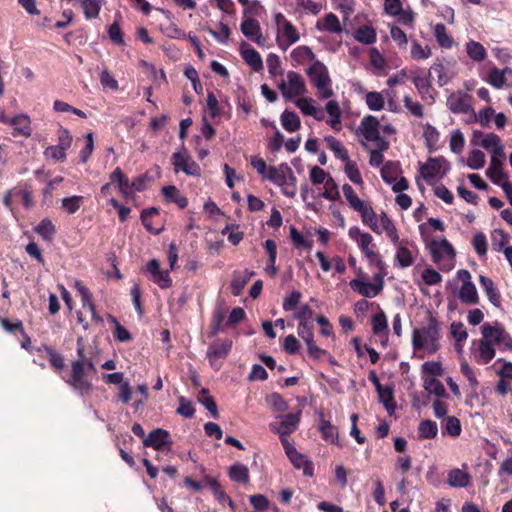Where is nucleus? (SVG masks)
Here are the masks:
<instances>
[{"label": "nucleus", "instance_id": "f257e3e1", "mask_svg": "<svg viewBox=\"0 0 512 512\" xmlns=\"http://www.w3.org/2000/svg\"><path fill=\"white\" fill-rule=\"evenodd\" d=\"M440 339V323L430 313L427 324L413 330L412 347L414 351L426 349L430 354H434L440 349Z\"/></svg>", "mask_w": 512, "mask_h": 512}, {"label": "nucleus", "instance_id": "f03ea898", "mask_svg": "<svg viewBox=\"0 0 512 512\" xmlns=\"http://www.w3.org/2000/svg\"><path fill=\"white\" fill-rule=\"evenodd\" d=\"M83 359H77L71 363V371L62 379L76 392L84 396L92 391L93 385L88 379Z\"/></svg>", "mask_w": 512, "mask_h": 512}, {"label": "nucleus", "instance_id": "7ed1b4c3", "mask_svg": "<svg viewBox=\"0 0 512 512\" xmlns=\"http://www.w3.org/2000/svg\"><path fill=\"white\" fill-rule=\"evenodd\" d=\"M429 249L433 261L440 265L441 270L449 271L453 267L451 262L455 258V250L448 240H432L429 244Z\"/></svg>", "mask_w": 512, "mask_h": 512}, {"label": "nucleus", "instance_id": "20e7f679", "mask_svg": "<svg viewBox=\"0 0 512 512\" xmlns=\"http://www.w3.org/2000/svg\"><path fill=\"white\" fill-rule=\"evenodd\" d=\"M349 237L356 241L361 252L367 258L368 263L377 259L381 254L379 253L373 237L367 233L362 232L359 227L353 226L348 231Z\"/></svg>", "mask_w": 512, "mask_h": 512}, {"label": "nucleus", "instance_id": "39448f33", "mask_svg": "<svg viewBox=\"0 0 512 512\" xmlns=\"http://www.w3.org/2000/svg\"><path fill=\"white\" fill-rule=\"evenodd\" d=\"M307 74L313 85L318 89L321 98L326 99L333 95L326 66H308Z\"/></svg>", "mask_w": 512, "mask_h": 512}, {"label": "nucleus", "instance_id": "423d86ee", "mask_svg": "<svg viewBox=\"0 0 512 512\" xmlns=\"http://www.w3.org/2000/svg\"><path fill=\"white\" fill-rule=\"evenodd\" d=\"M231 339H217L213 341L207 349V358L211 367L219 370L222 367V359H225L232 349Z\"/></svg>", "mask_w": 512, "mask_h": 512}, {"label": "nucleus", "instance_id": "0eeeda50", "mask_svg": "<svg viewBox=\"0 0 512 512\" xmlns=\"http://www.w3.org/2000/svg\"><path fill=\"white\" fill-rule=\"evenodd\" d=\"M384 12L391 17H397L402 25L408 27L414 25L415 13L410 7L404 9L401 0H384Z\"/></svg>", "mask_w": 512, "mask_h": 512}, {"label": "nucleus", "instance_id": "6e6552de", "mask_svg": "<svg viewBox=\"0 0 512 512\" xmlns=\"http://www.w3.org/2000/svg\"><path fill=\"white\" fill-rule=\"evenodd\" d=\"M313 328V322H299L297 333L306 343L308 355L315 360H319L328 352L315 344Z\"/></svg>", "mask_w": 512, "mask_h": 512}, {"label": "nucleus", "instance_id": "1a4fd4ad", "mask_svg": "<svg viewBox=\"0 0 512 512\" xmlns=\"http://www.w3.org/2000/svg\"><path fill=\"white\" fill-rule=\"evenodd\" d=\"M171 160L175 173L181 171L188 176L199 177L201 175V167L185 150L173 153Z\"/></svg>", "mask_w": 512, "mask_h": 512}, {"label": "nucleus", "instance_id": "9d476101", "mask_svg": "<svg viewBox=\"0 0 512 512\" xmlns=\"http://www.w3.org/2000/svg\"><path fill=\"white\" fill-rule=\"evenodd\" d=\"M482 338L491 341L493 345H503V349L512 351L511 336L499 325L493 326L486 322L481 327Z\"/></svg>", "mask_w": 512, "mask_h": 512}, {"label": "nucleus", "instance_id": "9b49d317", "mask_svg": "<svg viewBox=\"0 0 512 512\" xmlns=\"http://www.w3.org/2000/svg\"><path fill=\"white\" fill-rule=\"evenodd\" d=\"M278 88L286 99H291L305 92V84L302 77L293 71L288 72L287 81L281 79Z\"/></svg>", "mask_w": 512, "mask_h": 512}, {"label": "nucleus", "instance_id": "f8f14e48", "mask_svg": "<svg viewBox=\"0 0 512 512\" xmlns=\"http://www.w3.org/2000/svg\"><path fill=\"white\" fill-rule=\"evenodd\" d=\"M274 20L279 41H285L287 45H291L299 40V33L297 29L282 13H276Z\"/></svg>", "mask_w": 512, "mask_h": 512}, {"label": "nucleus", "instance_id": "ddd939ff", "mask_svg": "<svg viewBox=\"0 0 512 512\" xmlns=\"http://www.w3.org/2000/svg\"><path fill=\"white\" fill-rule=\"evenodd\" d=\"M280 419L278 423L269 424L270 430L279 436H289L298 429L300 412L282 415Z\"/></svg>", "mask_w": 512, "mask_h": 512}, {"label": "nucleus", "instance_id": "4468645a", "mask_svg": "<svg viewBox=\"0 0 512 512\" xmlns=\"http://www.w3.org/2000/svg\"><path fill=\"white\" fill-rule=\"evenodd\" d=\"M147 273L150 274L151 281L158 285L161 289H167L172 286V279L168 270H162L157 259L150 260L145 267Z\"/></svg>", "mask_w": 512, "mask_h": 512}, {"label": "nucleus", "instance_id": "2eb2a0df", "mask_svg": "<svg viewBox=\"0 0 512 512\" xmlns=\"http://www.w3.org/2000/svg\"><path fill=\"white\" fill-rule=\"evenodd\" d=\"M447 106L453 113H472L474 120H477L471 105V96L466 93H452L447 99Z\"/></svg>", "mask_w": 512, "mask_h": 512}, {"label": "nucleus", "instance_id": "dca6fc26", "mask_svg": "<svg viewBox=\"0 0 512 512\" xmlns=\"http://www.w3.org/2000/svg\"><path fill=\"white\" fill-rule=\"evenodd\" d=\"M170 433L162 428L152 430L146 438L143 439L145 447H151L157 451H162L165 448H171Z\"/></svg>", "mask_w": 512, "mask_h": 512}, {"label": "nucleus", "instance_id": "f3484780", "mask_svg": "<svg viewBox=\"0 0 512 512\" xmlns=\"http://www.w3.org/2000/svg\"><path fill=\"white\" fill-rule=\"evenodd\" d=\"M379 120L373 115L365 116L360 123V132L362 136L367 140H378L379 138Z\"/></svg>", "mask_w": 512, "mask_h": 512}, {"label": "nucleus", "instance_id": "a211bd4d", "mask_svg": "<svg viewBox=\"0 0 512 512\" xmlns=\"http://www.w3.org/2000/svg\"><path fill=\"white\" fill-rule=\"evenodd\" d=\"M242 33L252 41L263 45L265 38L262 35L259 22L253 18H246L241 23Z\"/></svg>", "mask_w": 512, "mask_h": 512}, {"label": "nucleus", "instance_id": "6ab92c4d", "mask_svg": "<svg viewBox=\"0 0 512 512\" xmlns=\"http://www.w3.org/2000/svg\"><path fill=\"white\" fill-rule=\"evenodd\" d=\"M378 308H380L378 306ZM380 311L373 315L371 319V326L374 335L383 338L382 345L386 346L388 341V321L385 313L379 309Z\"/></svg>", "mask_w": 512, "mask_h": 512}, {"label": "nucleus", "instance_id": "aec40b11", "mask_svg": "<svg viewBox=\"0 0 512 512\" xmlns=\"http://www.w3.org/2000/svg\"><path fill=\"white\" fill-rule=\"evenodd\" d=\"M8 125L13 127L12 135L14 137H29L32 133V129L30 126V118L25 114H20L12 117Z\"/></svg>", "mask_w": 512, "mask_h": 512}, {"label": "nucleus", "instance_id": "412c9836", "mask_svg": "<svg viewBox=\"0 0 512 512\" xmlns=\"http://www.w3.org/2000/svg\"><path fill=\"white\" fill-rule=\"evenodd\" d=\"M290 462L296 469H302L305 476H313L314 466L311 460H309L304 454L300 453L295 449L289 455H287Z\"/></svg>", "mask_w": 512, "mask_h": 512}, {"label": "nucleus", "instance_id": "4be33fe9", "mask_svg": "<svg viewBox=\"0 0 512 512\" xmlns=\"http://www.w3.org/2000/svg\"><path fill=\"white\" fill-rule=\"evenodd\" d=\"M255 275L254 271L249 269H245L243 271L234 272L233 279L231 281V293L234 296L241 295L244 287L250 281V279Z\"/></svg>", "mask_w": 512, "mask_h": 512}, {"label": "nucleus", "instance_id": "5701e85b", "mask_svg": "<svg viewBox=\"0 0 512 512\" xmlns=\"http://www.w3.org/2000/svg\"><path fill=\"white\" fill-rule=\"evenodd\" d=\"M479 283L490 303L499 307L501 304V295L499 290L495 287L493 280L487 276L480 275Z\"/></svg>", "mask_w": 512, "mask_h": 512}, {"label": "nucleus", "instance_id": "b1692460", "mask_svg": "<svg viewBox=\"0 0 512 512\" xmlns=\"http://www.w3.org/2000/svg\"><path fill=\"white\" fill-rule=\"evenodd\" d=\"M445 163L446 160L442 157L429 158L425 164L421 165L420 173L425 180L433 179L439 174Z\"/></svg>", "mask_w": 512, "mask_h": 512}, {"label": "nucleus", "instance_id": "393cba45", "mask_svg": "<svg viewBox=\"0 0 512 512\" xmlns=\"http://www.w3.org/2000/svg\"><path fill=\"white\" fill-rule=\"evenodd\" d=\"M459 300L466 305H478L480 298L474 283L462 284L458 292Z\"/></svg>", "mask_w": 512, "mask_h": 512}, {"label": "nucleus", "instance_id": "a878e982", "mask_svg": "<svg viewBox=\"0 0 512 512\" xmlns=\"http://www.w3.org/2000/svg\"><path fill=\"white\" fill-rule=\"evenodd\" d=\"M471 482L469 473L459 468L451 469L448 472L447 483L454 488H466Z\"/></svg>", "mask_w": 512, "mask_h": 512}, {"label": "nucleus", "instance_id": "bb28decb", "mask_svg": "<svg viewBox=\"0 0 512 512\" xmlns=\"http://www.w3.org/2000/svg\"><path fill=\"white\" fill-rule=\"evenodd\" d=\"M496 351L491 344V341L484 338L479 340L478 352L475 355V359L479 364H488L494 357Z\"/></svg>", "mask_w": 512, "mask_h": 512}, {"label": "nucleus", "instance_id": "cd10ccee", "mask_svg": "<svg viewBox=\"0 0 512 512\" xmlns=\"http://www.w3.org/2000/svg\"><path fill=\"white\" fill-rule=\"evenodd\" d=\"M380 173L385 183L392 184L402 173L401 164L399 161H387L383 164Z\"/></svg>", "mask_w": 512, "mask_h": 512}, {"label": "nucleus", "instance_id": "c85d7f7f", "mask_svg": "<svg viewBox=\"0 0 512 512\" xmlns=\"http://www.w3.org/2000/svg\"><path fill=\"white\" fill-rule=\"evenodd\" d=\"M409 241L401 240L398 244H396V261L399 263V266L402 268L409 267L413 264L414 259L411 251L408 248Z\"/></svg>", "mask_w": 512, "mask_h": 512}, {"label": "nucleus", "instance_id": "c756f323", "mask_svg": "<svg viewBox=\"0 0 512 512\" xmlns=\"http://www.w3.org/2000/svg\"><path fill=\"white\" fill-rule=\"evenodd\" d=\"M354 38L362 44L371 45L377 39L376 29L372 25H361L354 31Z\"/></svg>", "mask_w": 512, "mask_h": 512}, {"label": "nucleus", "instance_id": "7c9ffc66", "mask_svg": "<svg viewBox=\"0 0 512 512\" xmlns=\"http://www.w3.org/2000/svg\"><path fill=\"white\" fill-rule=\"evenodd\" d=\"M228 476L230 480L233 482L241 483L244 485L250 482V474L248 467L239 462L233 464L229 468Z\"/></svg>", "mask_w": 512, "mask_h": 512}, {"label": "nucleus", "instance_id": "2f4dec72", "mask_svg": "<svg viewBox=\"0 0 512 512\" xmlns=\"http://www.w3.org/2000/svg\"><path fill=\"white\" fill-rule=\"evenodd\" d=\"M162 194L167 201L177 204L180 209H184L188 205V199L183 196L174 185L164 186L162 188Z\"/></svg>", "mask_w": 512, "mask_h": 512}, {"label": "nucleus", "instance_id": "473e14b6", "mask_svg": "<svg viewBox=\"0 0 512 512\" xmlns=\"http://www.w3.org/2000/svg\"><path fill=\"white\" fill-rule=\"evenodd\" d=\"M316 27L320 31H327L330 33H340L343 30L338 17L333 13L325 15L321 21L317 22Z\"/></svg>", "mask_w": 512, "mask_h": 512}, {"label": "nucleus", "instance_id": "72a5a7b5", "mask_svg": "<svg viewBox=\"0 0 512 512\" xmlns=\"http://www.w3.org/2000/svg\"><path fill=\"white\" fill-rule=\"evenodd\" d=\"M502 165L503 161L496 159V157H491L490 165L486 171V174L496 185H500L502 180H507V175L503 172Z\"/></svg>", "mask_w": 512, "mask_h": 512}, {"label": "nucleus", "instance_id": "f704fd0d", "mask_svg": "<svg viewBox=\"0 0 512 512\" xmlns=\"http://www.w3.org/2000/svg\"><path fill=\"white\" fill-rule=\"evenodd\" d=\"M159 214H160L159 209H157L155 207H151V208L144 209L140 215L142 224L145 227V229L154 235L160 234L164 229L163 226L154 227L152 224V218L154 216H158Z\"/></svg>", "mask_w": 512, "mask_h": 512}, {"label": "nucleus", "instance_id": "c9c22d12", "mask_svg": "<svg viewBox=\"0 0 512 512\" xmlns=\"http://www.w3.org/2000/svg\"><path fill=\"white\" fill-rule=\"evenodd\" d=\"M438 426L433 420H423L418 425V437L419 439L431 440L437 437Z\"/></svg>", "mask_w": 512, "mask_h": 512}, {"label": "nucleus", "instance_id": "e433bc0d", "mask_svg": "<svg viewBox=\"0 0 512 512\" xmlns=\"http://www.w3.org/2000/svg\"><path fill=\"white\" fill-rule=\"evenodd\" d=\"M357 212L360 213L362 222L365 225L369 226L375 233H380L377 224V214L369 203H366L363 208Z\"/></svg>", "mask_w": 512, "mask_h": 512}, {"label": "nucleus", "instance_id": "4c0bfd02", "mask_svg": "<svg viewBox=\"0 0 512 512\" xmlns=\"http://www.w3.org/2000/svg\"><path fill=\"white\" fill-rule=\"evenodd\" d=\"M281 125L287 132H295L299 130L301 126V121L299 116L290 110H284V112L281 114Z\"/></svg>", "mask_w": 512, "mask_h": 512}, {"label": "nucleus", "instance_id": "58836bf2", "mask_svg": "<svg viewBox=\"0 0 512 512\" xmlns=\"http://www.w3.org/2000/svg\"><path fill=\"white\" fill-rule=\"evenodd\" d=\"M349 285L353 291L357 292L361 296L373 298L378 295L372 283L370 282H365L360 279H353L350 281Z\"/></svg>", "mask_w": 512, "mask_h": 512}, {"label": "nucleus", "instance_id": "ea45409f", "mask_svg": "<svg viewBox=\"0 0 512 512\" xmlns=\"http://www.w3.org/2000/svg\"><path fill=\"white\" fill-rule=\"evenodd\" d=\"M376 391L379 395L380 402H382V404L384 405L387 412L391 415L395 411V408H396L393 388L389 387V386H386V387L382 386L379 388V390H376Z\"/></svg>", "mask_w": 512, "mask_h": 512}, {"label": "nucleus", "instance_id": "a19ab883", "mask_svg": "<svg viewBox=\"0 0 512 512\" xmlns=\"http://www.w3.org/2000/svg\"><path fill=\"white\" fill-rule=\"evenodd\" d=\"M324 140L327 144V147L334 153L336 158L340 159L341 161L348 160V151L339 140L331 135L326 136Z\"/></svg>", "mask_w": 512, "mask_h": 512}, {"label": "nucleus", "instance_id": "79ce46f5", "mask_svg": "<svg viewBox=\"0 0 512 512\" xmlns=\"http://www.w3.org/2000/svg\"><path fill=\"white\" fill-rule=\"evenodd\" d=\"M342 190L350 208H352L354 211L361 210L363 206L367 203L357 196L356 192L354 191L351 185L344 184Z\"/></svg>", "mask_w": 512, "mask_h": 512}, {"label": "nucleus", "instance_id": "37998d69", "mask_svg": "<svg viewBox=\"0 0 512 512\" xmlns=\"http://www.w3.org/2000/svg\"><path fill=\"white\" fill-rule=\"evenodd\" d=\"M466 52L470 59L475 62H481L486 57V50L484 46L474 40H470L466 43Z\"/></svg>", "mask_w": 512, "mask_h": 512}, {"label": "nucleus", "instance_id": "c03bdc74", "mask_svg": "<svg viewBox=\"0 0 512 512\" xmlns=\"http://www.w3.org/2000/svg\"><path fill=\"white\" fill-rule=\"evenodd\" d=\"M287 177V170L285 169V167H282V164L279 167H269L268 172L265 176L266 179L270 180L271 182L278 186H284Z\"/></svg>", "mask_w": 512, "mask_h": 512}, {"label": "nucleus", "instance_id": "a18cd8bd", "mask_svg": "<svg viewBox=\"0 0 512 512\" xmlns=\"http://www.w3.org/2000/svg\"><path fill=\"white\" fill-rule=\"evenodd\" d=\"M291 58L297 64H308L314 61V54L307 46H299L291 53Z\"/></svg>", "mask_w": 512, "mask_h": 512}, {"label": "nucleus", "instance_id": "49530a36", "mask_svg": "<svg viewBox=\"0 0 512 512\" xmlns=\"http://www.w3.org/2000/svg\"><path fill=\"white\" fill-rule=\"evenodd\" d=\"M12 193L14 194L15 198L19 199L22 202L25 209L29 210L34 206L33 192L30 189V187H16L12 189Z\"/></svg>", "mask_w": 512, "mask_h": 512}, {"label": "nucleus", "instance_id": "de8ad7c7", "mask_svg": "<svg viewBox=\"0 0 512 512\" xmlns=\"http://www.w3.org/2000/svg\"><path fill=\"white\" fill-rule=\"evenodd\" d=\"M443 434H448L452 437L460 436L462 432L461 422L455 416H448L443 421Z\"/></svg>", "mask_w": 512, "mask_h": 512}, {"label": "nucleus", "instance_id": "09e8293b", "mask_svg": "<svg viewBox=\"0 0 512 512\" xmlns=\"http://www.w3.org/2000/svg\"><path fill=\"white\" fill-rule=\"evenodd\" d=\"M35 232L39 234L44 240L51 241L56 229L51 220L45 218L34 228Z\"/></svg>", "mask_w": 512, "mask_h": 512}, {"label": "nucleus", "instance_id": "8fccbe9b", "mask_svg": "<svg viewBox=\"0 0 512 512\" xmlns=\"http://www.w3.org/2000/svg\"><path fill=\"white\" fill-rule=\"evenodd\" d=\"M423 386L426 391H428L430 394L436 395L437 397L447 396L444 385L434 377L425 378Z\"/></svg>", "mask_w": 512, "mask_h": 512}, {"label": "nucleus", "instance_id": "3c124183", "mask_svg": "<svg viewBox=\"0 0 512 512\" xmlns=\"http://www.w3.org/2000/svg\"><path fill=\"white\" fill-rule=\"evenodd\" d=\"M282 167H285L287 170L288 177L286 178L284 186H280L281 191L285 196L292 198L296 195V177L287 164H282Z\"/></svg>", "mask_w": 512, "mask_h": 512}, {"label": "nucleus", "instance_id": "603ef678", "mask_svg": "<svg viewBox=\"0 0 512 512\" xmlns=\"http://www.w3.org/2000/svg\"><path fill=\"white\" fill-rule=\"evenodd\" d=\"M434 36L438 44L443 48H451L453 45L452 37L447 33L446 27L443 24H436L434 26Z\"/></svg>", "mask_w": 512, "mask_h": 512}, {"label": "nucleus", "instance_id": "864d4df0", "mask_svg": "<svg viewBox=\"0 0 512 512\" xmlns=\"http://www.w3.org/2000/svg\"><path fill=\"white\" fill-rule=\"evenodd\" d=\"M44 350L47 354L48 361L50 363V366L56 371L61 372L65 366L64 364V358L61 354L56 352L53 348L49 346H44Z\"/></svg>", "mask_w": 512, "mask_h": 512}, {"label": "nucleus", "instance_id": "5fc2aeb1", "mask_svg": "<svg viewBox=\"0 0 512 512\" xmlns=\"http://www.w3.org/2000/svg\"><path fill=\"white\" fill-rule=\"evenodd\" d=\"M240 52L246 64H262L259 53L251 45L243 43Z\"/></svg>", "mask_w": 512, "mask_h": 512}, {"label": "nucleus", "instance_id": "6e6d98bb", "mask_svg": "<svg viewBox=\"0 0 512 512\" xmlns=\"http://www.w3.org/2000/svg\"><path fill=\"white\" fill-rule=\"evenodd\" d=\"M225 319V314L221 309H217L214 311L210 327H209V336H216L219 332L224 330L223 322Z\"/></svg>", "mask_w": 512, "mask_h": 512}, {"label": "nucleus", "instance_id": "4d7b16f0", "mask_svg": "<svg viewBox=\"0 0 512 512\" xmlns=\"http://www.w3.org/2000/svg\"><path fill=\"white\" fill-rule=\"evenodd\" d=\"M365 101L368 108L372 111H380L384 108L385 100L379 92H368L365 96Z\"/></svg>", "mask_w": 512, "mask_h": 512}, {"label": "nucleus", "instance_id": "13d9d810", "mask_svg": "<svg viewBox=\"0 0 512 512\" xmlns=\"http://www.w3.org/2000/svg\"><path fill=\"white\" fill-rule=\"evenodd\" d=\"M345 173L349 180L353 182L354 184H363V178L359 171V168L356 164V162L350 160H345Z\"/></svg>", "mask_w": 512, "mask_h": 512}, {"label": "nucleus", "instance_id": "bf43d9fd", "mask_svg": "<svg viewBox=\"0 0 512 512\" xmlns=\"http://www.w3.org/2000/svg\"><path fill=\"white\" fill-rule=\"evenodd\" d=\"M509 241V236L501 229H495L492 232V247L495 251H503Z\"/></svg>", "mask_w": 512, "mask_h": 512}, {"label": "nucleus", "instance_id": "052dcab7", "mask_svg": "<svg viewBox=\"0 0 512 512\" xmlns=\"http://www.w3.org/2000/svg\"><path fill=\"white\" fill-rule=\"evenodd\" d=\"M319 429L324 440L335 443V441L338 439L337 429L329 421L322 419Z\"/></svg>", "mask_w": 512, "mask_h": 512}, {"label": "nucleus", "instance_id": "680f3d73", "mask_svg": "<svg viewBox=\"0 0 512 512\" xmlns=\"http://www.w3.org/2000/svg\"><path fill=\"white\" fill-rule=\"evenodd\" d=\"M202 397L199 399V401L202 403V405L211 413L213 418H218L219 413L217 409L216 402L212 396L208 394V389L203 388L201 390Z\"/></svg>", "mask_w": 512, "mask_h": 512}, {"label": "nucleus", "instance_id": "e2e57ef3", "mask_svg": "<svg viewBox=\"0 0 512 512\" xmlns=\"http://www.w3.org/2000/svg\"><path fill=\"white\" fill-rule=\"evenodd\" d=\"M467 165L474 170H478L485 165V154L481 150L474 149L470 152Z\"/></svg>", "mask_w": 512, "mask_h": 512}, {"label": "nucleus", "instance_id": "0e129e2a", "mask_svg": "<svg viewBox=\"0 0 512 512\" xmlns=\"http://www.w3.org/2000/svg\"><path fill=\"white\" fill-rule=\"evenodd\" d=\"M322 196L330 201H337L340 199L338 186L332 177H328L325 181V191Z\"/></svg>", "mask_w": 512, "mask_h": 512}, {"label": "nucleus", "instance_id": "69168bd1", "mask_svg": "<svg viewBox=\"0 0 512 512\" xmlns=\"http://www.w3.org/2000/svg\"><path fill=\"white\" fill-rule=\"evenodd\" d=\"M100 83L104 90L117 91L118 81L107 69H103L100 73Z\"/></svg>", "mask_w": 512, "mask_h": 512}, {"label": "nucleus", "instance_id": "338daca9", "mask_svg": "<svg viewBox=\"0 0 512 512\" xmlns=\"http://www.w3.org/2000/svg\"><path fill=\"white\" fill-rule=\"evenodd\" d=\"M83 203V197L82 196H72L62 199V207L65 209L69 214L76 213L81 204Z\"/></svg>", "mask_w": 512, "mask_h": 512}, {"label": "nucleus", "instance_id": "774afa93", "mask_svg": "<svg viewBox=\"0 0 512 512\" xmlns=\"http://www.w3.org/2000/svg\"><path fill=\"white\" fill-rule=\"evenodd\" d=\"M472 245L474 250L479 256H484L487 253V239L484 233L478 232L473 236Z\"/></svg>", "mask_w": 512, "mask_h": 512}]
</instances>
